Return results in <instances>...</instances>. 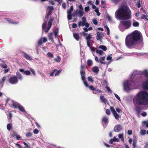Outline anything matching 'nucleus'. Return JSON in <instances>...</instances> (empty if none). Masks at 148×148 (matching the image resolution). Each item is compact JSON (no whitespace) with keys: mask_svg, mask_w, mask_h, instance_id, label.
Masks as SVG:
<instances>
[{"mask_svg":"<svg viewBox=\"0 0 148 148\" xmlns=\"http://www.w3.org/2000/svg\"><path fill=\"white\" fill-rule=\"evenodd\" d=\"M7 128L8 130L9 131L12 128V124L11 123H9L7 125Z\"/></svg>","mask_w":148,"mask_h":148,"instance_id":"32","label":"nucleus"},{"mask_svg":"<svg viewBox=\"0 0 148 148\" xmlns=\"http://www.w3.org/2000/svg\"><path fill=\"white\" fill-rule=\"evenodd\" d=\"M92 71L96 74H98L99 72V70L98 67L95 66L92 68Z\"/></svg>","mask_w":148,"mask_h":148,"instance_id":"19","label":"nucleus"},{"mask_svg":"<svg viewBox=\"0 0 148 148\" xmlns=\"http://www.w3.org/2000/svg\"><path fill=\"white\" fill-rule=\"evenodd\" d=\"M18 109L22 112H25V110L24 107L23 106L21 105L20 104L19 106L18 107Z\"/></svg>","mask_w":148,"mask_h":148,"instance_id":"29","label":"nucleus"},{"mask_svg":"<svg viewBox=\"0 0 148 148\" xmlns=\"http://www.w3.org/2000/svg\"><path fill=\"white\" fill-rule=\"evenodd\" d=\"M67 18L69 20H70L71 19L72 14H71L67 13Z\"/></svg>","mask_w":148,"mask_h":148,"instance_id":"47","label":"nucleus"},{"mask_svg":"<svg viewBox=\"0 0 148 148\" xmlns=\"http://www.w3.org/2000/svg\"><path fill=\"white\" fill-rule=\"evenodd\" d=\"M143 124L146 125V127L148 128V121H143Z\"/></svg>","mask_w":148,"mask_h":148,"instance_id":"61","label":"nucleus"},{"mask_svg":"<svg viewBox=\"0 0 148 148\" xmlns=\"http://www.w3.org/2000/svg\"><path fill=\"white\" fill-rule=\"evenodd\" d=\"M53 20V18H51L49 19V21L48 22L47 25V27L46 29L45 28V27L46 24V22H44V23L42 24V28L43 30H45V32H47L50 29L52 25V22Z\"/></svg>","mask_w":148,"mask_h":148,"instance_id":"6","label":"nucleus"},{"mask_svg":"<svg viewBox=\"0 0 148 148\" xmlns=\"http://www.w3.org/2000/svg\"><path fill=\"white\" fill-rule=\"evenodd\" d=\"M142 35L140 32L138 30H135L130 35H127L125 40V45L129 49L141 48L143 43L141 41L140 44L138 43V41L142 40Z\"/></svg>","mask_w":148,"mask_h":148,"instance_id":"2","label":"nucleus"},{"mask_svg":"<svg viewBox=\"0 0 148 148\" xmlns=\"http://www.w3.org/2000/svg\"><path fill=\"white\" fill-rule=\"evenodd\" d=\"M141 18L142 19H145L146 21L148 22V18H147L146 15L144 14H142L141 16Z\"/></svg>","mask_w":148,"mask_h":148,"instance_id":"41","label":"nucleus"},{"mask_svg":"<svg viewBox=\"0 0 148 148\" xmlns=\"http://www.w3.org/2000/svg\"><path fill=\"white\" fill-rule=\"evenodd\" d=\"M113 115L114 116V117L116 119H118L120 117V116L119 114L117 113L116 112L113 114Z\"/></svg>","mask_w":148,"mask_h":148,"instance_id":"37","label":"nucleus"},{"mask_svg":"<svg viewBox=\"0 0 148 148\" xmlns=\"http://www.w3.org/2000/svg\"><path fill=\"white\" fill-rule=\"evenodd\" d=\"M88 81L91 82H93L94 81L92 78L91 77H88Z\"/></svg>","mask_w":148,"mask_h":148,"instance_id":"55","label":"nucleus"},{"mask_svg":"<svg viewBox=\"0 0 148 148\" xmlns=\"http://www.w3.org/2000/svg\"><path fill=\"white\" fill-rule=\"evenodd\" d=\"M131 25L132 23L130 20H124L120 21L118 27L121 31L123 32L125 29L130 28Z\"/></svg>","mask_w":148,"mask_h":148,"instance_id":"5","label":"nucleus"},{"mask_svg":"<svg viewBox=\"0 0 148 148\" xmlns=\"http://www.w3.org/2000/svg\"><path fill=\"white\" fill-rule=\"evenodd\" d=\"M90 10V8L88 6H86V7H85L84 8L85 11L86 12H87L88 11H89Z\"/></svg>","mask_w":148,"mask_h":148,"instance_id":"48","label":"nucleus"},{"mask_svg":"<svg viewBox=\"0 0 148 148\" xmlns=\"http://www.w3.org/2000/svg\"><path fill=\"white\" fill-rule=\"evenodd\" d=\"M135 110L138 115H139L140 114L142 110L141 108L139 107H136Z\"/></svg>","mask_w":148,"mask_h":148,"instance_id":"22","label":"nucleus"},{"mask_svg":"<svg viewBox=\"0 0 148 148\" xmlns=\"http://www.w3.org/2000/svg\"><path fill=\"white\" fill-rule=\"evenodd\" d=\"M9 82L11 84H15L18 82V79L16 76L13 75L9 79Z\"/></svg>","mask_w":148,"mask_h":148,"instance_id":"9","label":"nucleus"},{"mask_svg":"<svg viewBox=\"0 0 148 148\" xmlns=\"http://www.w3.org/2000/svg\"><path fill=\"white\" fill-rule=\"evenodd\" d=\"M59 32L58 29L57 28L56 30L54 31V35L55 36V38L58 39L59 38L58 37V33Z\"/></svg>","mask_w":148,"mask_h":148,"instance_id":"25","label":"nucleus"},{"mask_svg":"<svg viewBox=\"0 0 148 148\" xmlns=\"http://www.w3.org/2000/svg\"><path fill=\"white\" fill-rule=\"evenodd\" d=\"M139 24L138 22L136 21L134 22L133 23V25L134 27H138L139 26Z\"/></svg>","mask_w":148,"mask_h":148,"instance_id":"39","label":"nucleus"},{"mask_svg":"<svg viewBox=\"0 0 148 148\" xmlns=\"http://www.w3.org/2000/svg\"><path fill=\"white\" fill-rule=\"evenodd\" d=\"M97 36H96V39L97 40H101V39L103 35L101 32H98L97 33Z\"/></svg>","mask_w":148,"mask_h":148,"instance_id":"17","label":"nucleus"},{"mask_svg":"<svg viewBox=\"0 0 148 148\" xmlns=\"http://www.w3.org/2000/svg\"><path fill=\"white\" fill-rule=\"evenodd\" d=\"M84 66H83L82 64L81 66V70L80 71V74L81 76L82 79L83 80L84 83L85 85L87 86H88V84L87 82L86 81L85 78V73L83 71Z\"/></svg>","mask_w":148,"mask_h":148,"instance_id":"7","label":"nucleus"},{"mask_svg":"<svg viewBox=\"0 0 148 148\" xmlns=\"http://www.w3.org/2000/svg\"><path fill=\"white\" fill-rule=\"evenodd\" d=\"M106 114L109 115L110 114V110L109 109H107L106 110Z\"/></svg>","mask_w":148,"mask_h":148,"instance_id":"64","label":"nucleus"},{"mask_svg":"<svg viewBox=\"0 0 148 148\" xmlns=\"http://www.w3.org/2000/svg\"><path fill=\"white\" fill-rule=\"evenodd\" d=\"M100 99L102 103H104L105 104H108V102L107 99L105 98L104 96L101 95L100 97Z\"/></svg>","mask_w":148,"mask_h":148,"instance_id":"16","label":"nucleus"},{"mask_svg":"<svg viewBox=\"0 0 148 148\" xmlns=\"http://www.w3.org/2000/svg\"><path fill=\"white\" fill-rule=\"evenodd\" d=\"M119 138L121 139V140L124 142V139L123 137V134H119L118 135Z\"/></svg>","mask_w":148,"mask_h":148,"instance_id":"36","label":"nucleus"},{"mask_svg":"<svg viewBox=\"0 0 148 148\" xmlns=\"http://www.w3.org/2000/svg\"><path fill=\"white\" fill-rule=\"evenodd\" d=\"M92 36L90 34H89L86 37L87 44L89 47H90V40L92 38Z\"/></svg>","mask_w":148,"mask_h":148,"instance_id":"11","label":"nucleus"},{"mask_svg":"<svg viewBox=\"0 0 148 148\" xmlns=\"http://www.w3.org/2000/svg\"><path fill=\"white\" fill-rule=\"evenodd\" d=\"M101 92V91L98 89H96L95 88L93 91V93L94 94H96L97 93H100Z\"/></svg>","mask_w":148,"mask_h":148,"instance_id":"31","label":"nucleus"},{"mask_svg":"<svg viewBox=\"0 0 148 148\" xmlns=\"http://www.w3.org/2000/svg\"><path fill=\"white\" fill-rule=\"evenodd\" d=\"M136 5L138 8H139L140 7V0L138 1Z\"/></svg>","mask_w":148,"mask_h":148,"instance_id":"62","label":"nucleus"},{"mask_svg":"<svg viewBox=\"0 0 148 148\" xmlns=\"http://www.w3.org/2000/svg\"><path fill=\"white\" fill-rule=\"evenodd\" d=\"M86 87H87L86 86ZM87 87H88L91 90H92L93 91L94 90V89H95L93 86H92L91 85L88 86H88Z\"/></svg>","mask_w":148,"mask_h":148,"instance_id":"53","label":"nucleus"},{"mask_svg":"<svg viewBox=\"0 0 148 148\" xmlns=\"http://www.w3.org/2000/svg\"><path fill=\"white\" fill-rule=\"evenodd\" d=\"M99 48L103 49L104 51H106L107 50V47L106 46L103 45H100L99 47Z\"/></svg>","mask_w":148,"mask_h":148,"instance_id":"34","label":"nucleus"},{"mask_svg":"<svg viewBox=\"0 0 148 148\" xmlns=\"http://www.w3.org/2000/svg\"><path fill=\"white\" fill-rule=\"evenodd\" d=\"M140 134L141 135H145L146 134V131L143 129L141 130L140 132Z\"/></svg>","mask_w":148,"mask_h":148,"instance_id":"30","label":"nucleus"},{"mask_svg":"<svg viewBox=\"0 0 148 148\" xmlns=\"http://www.w3.org/2000/svg\"><path fill=\"white\" fill-rule=\"evenodd\" d=\"M56 71V69L53 70L50 73V75L51 76H52L55 73Z\"/></svg>","mask_w":148,"mask_h":148,"instance_id":"49","label":"nucleus"},{"mask_svg":"<svg viewBox=\"0 0 148 148\" xmlns=\"http://www.w3.org/2000/svg\"><path fill=\"white\" fill-rule=\"evenodd\" d=\"M86 21V18L84 17H83L82 18V21H80L78 23V26L79 27L81 26H84Z\"/></svg>","mask_w":148,"mask_h":148,"instance_id":"14","label":"nucleus"},{"mask_svg":"<svg viewBox=\"0 0 148 148\" xmlns=\"http://www.w3.org/2000/svg\"><path fill=\"white\" fill-rule=\"evenodd\" d=\"M115 16L119 20L130 19L131 18V11L127 5H122L116 11Z\"/></svg>","mask_w":148,"mask_h":148,"instance_id":"3","label":"nucleus"},{"mask_svg":"<svg viewBox=\"0 0 148 148\" xmlns=\"http://www.w3.org/2000/svg\"><path fill=\"white\" fill-rule=\"evenodd\" d=\"M133 147H136L137 145V140L136 139H134L133 141Z\"/></svg>","mask_w":148,"mask_h":148,"instance_id":"40","label":"nucleus"},{"mask_svg":"<svg viewBox=\"0 0 148 148\" xmlns=\"http://www.w3.org/2000/svg\"><path fill=\"white\" fill-rule=\"evenodd\" d=\"M30 73H31L29 71H24V74L27 75H30Z\"/></svg>","mask_w":148,"mask_h":148,"instance_id":"51","label":"nucleus"},{"mask_svg":"<svg viewBox=\"0 0 148 148\" xmlns=\"http://www.w3.org/2000/svg\"><path fill=\"white\" fill-rule=\"evenodd\" d=\"M142 74L144 75L147 79V81L143 82L142 87L144 89L148 90V71L145 70L143 72L134 71L132 72L130 77L123 82V85L124 90L128 92L136 88L140 83V79L138 77Z\"/></svg>","mask_w":148,"mask_h":148,"instance_id":"1","label":"nucleus"},{"mask_svg":"<svg viewBox=\"0 0 148 148\" xmlns=\"http://www.w3.org/2000/svg\"><path fill=\"white\" fill-rule=\"evenodd\" d=\"M122 129V126L121 125L118 124L116 125L114 128V130L115 132L120 131Z\"/></svg>","mask_w":148,"mask_h":148,"instance_id":"13","label":"nucleus"},{"mask_svg":"<svg viewBox=\"0 0 148 148\" xmlns=\"http://www.w3.org/2000/svg\"><path fill=\"white\" fill-rule=\"evenodd\" d=\"M48 10L52 11L54 10V8L53 6H48L47 8Z\"/></svg>","mask_w":148,"mask_h":148,"instance_id":"56","label":"nucleus"},{"mask_svg":"<svg viewBox=\"0 0 148 148\" xmlns=\"http://www.w3.org/2000/svg\"><path fill=\"white\" fill-rule=\"evenodd\" d=\"M47 41V39L46 37H43L41 38L38 42V45H40L42 44L45 43Z\"/></svg>","mask_w":148,"mask_h":148,"instance_id":"12","label":"nucleus"},{"mask_svg":"<svg viewBox=\"0 0 148 148\" xmlns=\"http://www.w3.org/2000/svg\"><path fill=\"white\" fill-rule=\"evenodd\" d=\"M23 144L25 146L24 147V148H30V147L25 142H23Z\"/></svg>","mask_w":148,"mask_h":148,"instance_id":"59","label":"nucleus"},{"mask_svg":"<svg viewBox=\"0 0 148 148\" xmlns=\"http://www.w3.org/2000/svg\"><path fill=\"white\" fill-rule=\"evenodd\" d=\"M96 52L97 53H98L100 55H102L104 53V52L102 50L98 49L96 50Z\"/></svg>","mask_w":148,"mask_h":148,"instance_id":"27","label":"nucleus"},{"mask_svg":"<svg viewBox=\"0 0 148 148\" xmlns=\"http://www.w3.org/2000/svg\"><path fill=\"white\" fill-rule=\"evenodd\" d=\"M32 133L29 132L26 134V136L27 137H29L32 136Z\"/></svg>","mask_w":148,"mask_h":148,"instance_id":"46","label":"nucleus"},{"mask_svg":"<svg viewBox=\"0 0 148 148\" xmlns=\"http://www.w3.org/2000/svg\"><path fill=\"white\" fill-rule=\"evenodd\" d=\"M61 72V70H59L57 71V70H56V71L55 73V76H56L60 74V73Z\"/></svg>","mask_w":148,"mask_h":148,"instance_id":"42","label":"nucleus"},{"mask_svg":"<svg viewBox=\"0 0 148 148\" xmlns=\"http://www.w3.org/2000/svg\"><path fill=\"white\" fill-rule=\"evenodd\" d=\"M106 88L107 90L110 93H112V91L111 89H110V88L108 86H107L106 87Z\"/></svg>","mask_w":148,"mask_h":148,"instance_id":"58","label":"nucleus"},{"mask_svg":"<svg viewBox=\"0 0 148 148\" xmlns=\"http://www.w3.org/2000/svg\"><path fill=\"white\" fill-rule=\"evenodd\" d=\"M92 22L93 24L95 25H97L98 23L97 20L96 19H93L92 20Z\"/></svg>","mask_w":148,"mask_h":148,"instance_id":"57","label":"nucleus"},{"mask_svg":"<svg viewBox=\"0 0 148 148\" xmlns=\"http://www.w3.org/2000/svg\"><path fill=\"white\" fill-rule=\"evenodd\" d=\"M111 1L114 3L115 4H117L121 0H110Z\"/></svg>","mask_w":148,"mask_h":148,"instance_id":"38","label":"nucleus"},{"mask_svg":"<svg viewBox=\"0 0 148 148\" xmlns=\"http://www.w3.org/2000/svg\"><path fill=\"white\" fill-rule=\"evenodd\" d=\"M114 95L116 97V98L118 99L119 101H121V99L120 98V97L119 96L116 94L114 93Z\"/></svg>","mask_w":148,"mask_h":148,"instance_id":"60","label":"nucleus"},{"mask_svg":"<svg viewBox=\"0 0 148 148\" xmlns=\"http://www.w3.org/2000/svg\"><path fill=\"white\" fill-rule=\"evenodd\" d=\"M73 6H71L70 8L67 10V13L71 14L72 12L73 11Z\"/></svg>","mask_w":148,"mask_h":148,"instance_id":"33","label":"nucleus"},{"mask_svg":"<svg viewBox=\"0 0 148 148\" xmlns=\"http://www.w3.org/2000/svg\"><path fill=\"white\" fill-rule=\"evenodd\" d=\"M105 59V57H101L99 59V62L101 64H105L106 63L104 62Z\"/></svg>","mask_w":148,"mask_h":148,"instance_id":"20","label":"nucleus"},{"mask_svg":"<svg viewBox=\"0 0 148 148\" xmlns=\"http://www.w3.org/2000/svg\"><path fill=\"white\" fill-rule=\"evenodd\" d=\"M20 104H19L18 103H14L12 102V107L16 109L18 108V107L19 106Z\"/></svg>","mask_w":148,"mask_h":148,"instance_id":"21","label":"nucleus"},{"mask_svg":"<svg viewBox=\"0 0 148 148\" xmlns=\"http://www.w3.org/2000/svg\"><path fill=\"white\" fill-rule=\"evenodd\" d=\"M112 57L110 56H108L106 58V59L107 60H112Z\"/></svg>","mask_w":148,"mask_h":148,"instance_id":"63","label":"nucleus"},{"mask_svg":"<svg viewBox=\"0 0 148 148\" xmlns=\"http://www.w3.org/2000/svg\"><path fill=\"white\" fill-rule=\"evenodd\" d=\"M87 64L88 66H91L92 64V61L90 60H87Z\"/></svg>","mask_w":148,"mask_h":148,"instance_id":"35","label":"nucleus"},{"mask_svg":"<svg viewBox=\"0 0 148 148\" xmlns=\"http://www.w3.org/2000/svg\"><path fill=\"white\" fill-rule=\"evenodd\" d=\"M55 60L57 62H59L61 60V58L59 56H58L55 59Z\"/></svg>","mask_w":148,"mask_h":148,"instance_id":"45","label":"nucleus"},{"mask_svg":"<svg viewBox=\"0 0 148 148\" xmlns=\"http://www.w3.org/2000/svg\"><path fill=\"white\" fill-rule=\"evenodd\" d=\"M129 55L128 56H132L133 55H136L138 56H142L144 55L147 54V53H128Z\"/></svg>","mask_w":148,"mask_h":148,"instance_id":"15","label":"nucleus"},{"mask_svg":"<svg viewBox=\"0 0 148 148\" xmlns=\"http://www.w3.org/2000/svg\"><path fill=\"white\" fill-rule=\"evenodd\" d=\"M0 66L1 67L4 69H6L7 68V65L5 64H0Z\"/></svg>","mask_w":148,"mask_h":148,"instance_id":"50","label":"nucleus"},{"mask_svg":"<svg viewBox=\"0 0 148 148\" xmlns=\"http://www.w3.org/2000/svg\"><path fill=\"white\" fill-rule=\"evenodd\" d=\"M6 79V77L5 76L3 77L2 79V80L0 81V84H3L5 82Z\"/></svg>","mask_w":148,"mask_h":148,"instance_id":"44","label":"nucleus"},{"mask_svg":"<svg viewBox=\"0 0 148 148\" xmlns=\"http://www.w3.org/2000/svg\"><path fill=\"white\" fill-rule=\"evenodd\" d=\"M102 121L104 128H106L108 123V118L106 117H103L102 120Z\"/></svg>","mask_w":148,"mask_h":148,"instance_id":"10","label":"nucleus"},{"mask_svg":"<svg viewBox=\"0 0 148 148\" xmlns=\"http://www.w3.org/2000/svg\"><path fill=\"white\" fill-rule=\"evenodd\" d=\"M16 75L17 79H18L19 80L22 79V76L19 72L17 71L16 72Z\"/></svg>","mask_w":148,"mask_h":148,"instance_id":"23","label":"nucleus"},{"mask_svg":"<svg viewBox=\"0 0 148 148\" xmlns=\"http://www.w3.org/2000/svg\"><path fill=\"white\" fill-rule=\"evenodd\" d=\"M133 103L136 106L138 105H146L148 104V92L141 91L138 92L134 97Z\"/></svg>","mask_w":148,"mask_h":148,"instance_id":"4","label":"nucleus"},{"mask_svg":"<svg viewBox=\"0 0 148 148\" xmlns=\"http://www.w3.org/2000/svg\"><path fill=\"white\" fill-rule=\"evenodd\" d=\"M47 55L48 57H49L51 58H53V54L50 52H48L47 53Z\"/></svg>","mask_w":148,"mask_h":148,"instance_id":"52","label":"nucleus"},{"mask_svg":"<svg viewBox=\"0 0 148 148\" xmlns=\"http://www.w3.org/2000/svg\"><path fill=\"white\" fill-rule=\"evenodd\" d=\"M73 36L74 38L77 40H79V35L77 33H73Z\"/></svg>","mask_w":148,"mask_h":148,"instance_id":"26","label":"nucleus"},{"mask_svg":"<svg viewBox=\"0 0 148 148\" xmlns=\"http://www.w3.org/2000/svg\"><path fill=\"white\" fill-rule=\"evenodd\" d=\"M23 56L27 60H32V59L31 57L27 53H26L25 52H23Z\"/></svg>","mask_w":148,"mask_h":148,"instance_id":"18","label":"nucleus"},{"mask_svg":"<svg viewBox=\"0 0 148 148\" xmlns=\"http://www.w3.org/2000/svg\"><path fill=\"white\" fill-rule=\"evenodd\" d=\"M48 37L49 39L51 41V42H54V40L53 37V34L52 33H50L49 34Z\"/></svg>","mask_w":148,"mask_h":148,"instance_id":"28","label":"nucleus"},{"mask_svg":"<svg viewBox=\"0 0 148 148\" xmlns=\"http://www.w3.org/2000/svg\"><path fill=\"white\" fill-rule=\"evenodd\" d=\"M5 20L7 21H8L9 23H12V24H17V22H14L13 21L12 19L11 18H5Z\"/></svg>","mask_w":148,"mask_h":148,"instance_id":"24","label":"nucleus"},{"mask_svg":"<svg viewBox=\"0 0 148 148\" xmlns=\"http://www.w3.org/2000/svg\"><path fill=\"white\" fill-rule=\"evenodd\" d=\"M110 109L113 114L116 112L115 110L113 107L110 106Z\"/></svg>","mask_w":148,"mask_h":148,"instance_id":"43","label":"nucleus"},{"mask_svg":"<svg viewBox=\"0 0 148 148\" xmlns=\"http://www.w3.org/2000/svg\"><path fill=\"white\" fill-rule=\"evenodd\" d=\"M113 139L114 142H119V140L116 138L115 136H114Z\"/></svg>","mask_w":148,"mask_h":148,"instance_id":"54","label":"nucleus"},{"mask_svg":"<svg viewBox=\"0 0 148 148\" xmlns=\"http://www.w3.org/2000/svg\"><path fill=\"white\" fill-rule=\"evenodd\" d=\"M84 14V11H82L80 10L77 9L72 14V16L74 17H77L78 16L79 17H81L83 16Z\"/></svg>","mask_w":148,"mask_h":148,"instance_id":"8","label":"nucleus"}]
</instances>
